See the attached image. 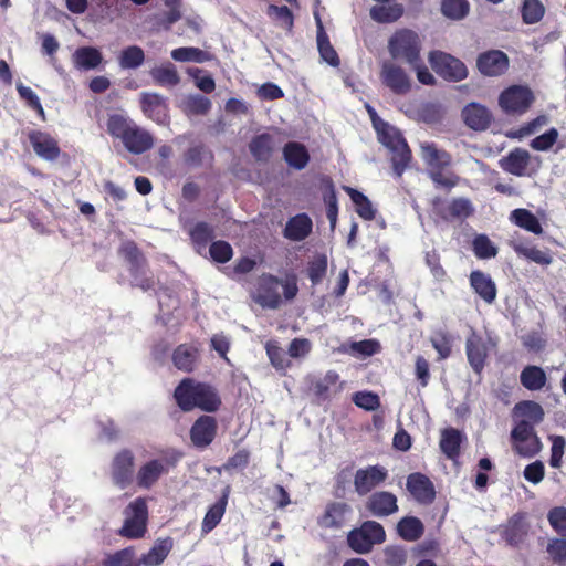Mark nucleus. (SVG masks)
Segmentation results:
<instances>
[{
  "instance_id": "58836bf2",
  "label": "nucleus",
  "mask_w": 566,
  "mask_h": 566,
  "mask_svg": "<svg viewBox=\"0 0 566 566\" xmlns=\"http://www.w3.org/2000/svg\"><path fill=\"white\" fill-rule=\"evenodd\" d=\"M398 534L406 541H417L423 534L422 522L413 516L403 517L397 524Z\"/></svg>"
},
{
  "instance_id": "09e8293b",
  "label": "nucleus",
  "mask_w": 566,
  "mask_h": 566,
  "mask_svg": "<svg viewBox=\"0 0 566 566\" xmlns=\"http://www.w3.org/2000/svg\"><path fill=\"white\" fill-rule=\"evenodd\" d=\"M104 566H140L136 558L133 547L120 549L112 555H108L104 562Z\"/></svg>"
},
{
  "instance_id": "338daca9",
  "label": "nucleus",
  "mask_w": 566,
  "mask_h": 566,
  "mask_svg": "<svg viewBox=\"0 0 566 566\" xmlns=\"http://www.w3.org/2000/svg\"><path fill=\"white\" fill-rule=\"evenodd\" d=\"M380 345L375 339H365L350 344V352L364 357L371 356L379 352Z\"/></svg>"
},
{
  "instance_id": "a19ab883",
  "label": "nucleus",
  "mask_w": 566,
  "mask_h": 566,
  "mask_svg": "<svg viewBox=\"0 0 566 566\" xmlns=\"http://www.w3.org/2000/svg\"><path fill=\"white\" fill-rule=\"evenodd\" d=\"M145 53L138 45H129L125 48L119 56L118 64L124 70H135L144 64Z\"/></svg>"
},
{
  "instance_id": "9d476101",
  "label": "nucleus",
  "mask_w": 566,
  "mask_h": 566,
  "mask_svg": "<svg viewBox=\"0 0 566 566\" xmlns=\"http://www.w3.org/2000/svg\"><path fill=\"white\" fill-rule=\"evenodd\" d=\"M310 390L319 400H327L343 389L344 382L334 370H328L324 376L308 375L305 378Z\"/></svg>"
},
{
  "instance_id": "f8f14e48",
  "label": "nucleus",
  "mask_w": 566,
  "mask_h": 566,
  "mask_svg": "<svg viewBox=\"0 0 566 566\" xmlns=\"http://www.w3.org/2000/svg\"><path fill=\"white\" fill-rule=\"evenodd\" d=\"M135 464L134 453L128 449L117 452L112 461L111 475L113 482L119 488H126L133 479Z\"/></svg>"
},
{
  "instance_id": "0eeeda50",
  "label": "nucleus",
  "mask_w": 566,
  "mask_h": 566,
  "mask_svg": "<svg viewBox=\"0 0 566 566\" xmlns=\"http://www.w3.org/2000/svg\"><path fill=\"white\" fill-rule=\"evenodd\" d=\"M125 523L120 535L128 538L143 537L146 532L147 505L144 499H136L125 510Z\"/></svg>"
},
{
  "instance_id": "bb28decb",
  "label": "nucleus",
  "mask_w": 566,
  "mask_h": 566,
  "mask_svg": "<svg viewBox=\"0 0 566 566\" xmlns=\"http://www.w3.org/2000/svg\"><path fill=\"white\" fill-rule=\"evenodd\" d=\"M172 539L170 537L159 538L154 546L144 554L138 562L140 566H159L167 558L172 549Z\"/></svg>"
},
{
  "instance_id": "ddd939ff",
  "label": "nucleus",
  "mask_w": 566,
  "mask_h": 566,
  "mask_svg": "<svg viewBox=\"0 0 566 566\" xmlns=\"http://www.w3.org/2000/svg\"><path fill=\"white\" fill-rule=\"evenodd\" d=\"M120 254L130 263V270L134 275V284L143 290H149L154 286L151 279L145 277L144 258L139 253L134 242H125L120 247Z\"/></svg>"
},
{
  "instance_id": "4c0bfd02",
  "label": "nucleus",
  "mask_w": 566,
  "mask_h": 566,
  "mask_svg": "<svg viewBox=\"0 0 566 566\" xmlns=\"http://www.w3.org/2000/svg\"><path fill=\"white\" fill-rule=\"evenodd\" d=\"M315 20H316L317 28H318L317 46H318L319 54H321L322 59L325 62H327L329 65L337 66L339 64L338 55H337L336 51L334 50V48L331 45L328 38L323 30V24H322L321 18L317 13H315Z\"/></svg>"
},
{
  "instance_id": "6e6552de",
  "label": "nucleus",
  "mask_w": 566,
  "mask_h": 566,
  "mask_svg": "<svg viewBox=\"0 0 566 566\" xmlns=\"http://www.w3.org/2000/svg\"><path fill=\"white\" fill-rule=\"evenodd\" d=\"M429 61L432 69L447 80L461 81L468 75L465 65L450 54L432 52Z\"/></svg>"
},
{
  "instance_id": "bf43d9fd",
  "label": "nucleus",
  "mask_w": 566,
  "mask_h": 566,
  "mask_svg": "<svg viewBox=\"0 0 566 566\" xmlns=\"http://www.w3.org/2000/svg\"><path fill=\"white\" fill-rule=\"evenodd\" d=\"M195 244L205 247L213 237L212 228L206 222L197 223L190 231Z\"/></svg>"
},
{
  "instance_id": "393cba45",
  "label": "nucleus",
  "mask_w": 566,
  "mask_h": 566,
  "mask_svg": "<svg viewBox=\"0 0 566 566\" xmlns=\"http://www.w3.org/2000/svg\"><path fill=\"white\" fill-rule=\"evenodd\" d=\"M30 143L35 154L46 160H53L59 156L57 143L49 134L33 132L29 135Z\"/></svg>"
},
{
  "instance_id": "9b49d317",
  "label": "nucleus",
  "mask_w": 566,
  "mask_h": 566,
  "mask_svg": "<svg viewBox=\"0 0 566 566\" xmlns=\"http://www.w3.org/2000/svg\"><path fill=\"white\" fill-rule=\"evenodd\" d=\"M388 478V471L381 465H368L358 469L354 475V488L357 494L366 495L381 485Z\"/></svg>"
},
{
  "instance_id": "69168bd1",
  "label": "nucleus",
  "mask_w": 566,
  "mask_h": 566,
  "mask_svg": "<svg viewBox=\"0 0 566 566\" xmlns=\"http://www.w3.org/2000/svg\"><path fill=\"white\" fill-rule=\"evenodd\" d=\"M547 553L555 563H566V538H553L547 545Z\"/></svg>"
},
{
  "instance_id": "c756f323",
  "label": "nucleus",
  "mask_w": 566,
  "mask_h": 566,
  "mask_svg": "<svg viewBox=\"0 0 566 566\" xmlns=\"http://www.w3.org/2000/svg\"><path fill=\"white\" fill-rule=\"evenodd\" d=\"M520 381L525 389L530 391H537L545 387L547 376L542 367L527 365L520 374Z\"/></svg>"
},
{
  "instance_id": "473e14b6",
  "label": "nucleus",
  "mask_w": 566,
  "mask_h": 566,
  "mask_svg": "<svg viewBox=\"0 0 566 566\" xmlns=\"http://www.w3.org/2000/svg\"><path fill=\"white\" fill-rule=\"evenodd\" d=\"M276 147L275 137L271 134H261L250 143V151L256 160L266 161Z\"/></svg>"
},
{
  "instance_id": "7ed1b4c3",
  "label": "nucleus",
  "mask_w": 566,
  "mask_h": 566,
  "mask_svg": "<svg viewBox=\"0 0 566 566\" xmlns=\"http://www.w3.org/2000/svg\"><path fill=\"white\" fill-rule=\"evenodd\" d=\"M380 143L392 154L391 161L395 174L400 177L411 159V151L401 133L394 126L382 123L376 125Z\"/></svg>"
},
{
  "instance_id": "de8ad7c7",
  "label": "nucleus",
  "mask_w": 566,
  "mask_h": 566,
  "mask_svg": "<svg viewBox=\"0 0 566 566\" xmlns=\"http://www.w3.org/2000/svg\"><path fill=\"white\" fill-rule=\"evenodd\" d=\"M521 14L524 23L534 24L543 19L545 7L541 0H524Z\"/></svg>"
},
{
  "instance_id": "f3484780",
  "label": "nucleus",
  "mask_w": 566,
  "mask_h": 566,
  "mask_svg": "<svg viewBox=\"0 0 566 566\" xmlns=\"http://www.w3.org/2000/svg\"><path fill=\"white\" fill-rule=\"evenodd\" d=\"M143 113L158 124L168 122L166 99L157 93H143L140 97Z\"/></svg>"
},
{
  "instance_id": "3c124183",
  "label": "nucleus",
  "mask_w": 566,
  "mask_h": 566,
  "mask_svg": "<svg viewBox=\"0 0 566 566\" xmlns=\"http://www.w3.org/2000/svg\"><path fill=\"white\" fill-rule=\"evenodd\" d=\"M346 191L356 206L357 213L365 220H373L375 218V210L368 198L353 188H346Z\"/></svg>"
},
{
  "instance_id": "a18cd8bd",
  "label": "nucleus",
  "mask_w": 566,
  "mask_h": 566,
  "mask_svg": "<svg viewBox=\"0 0 566 566\" xmlns=\"http://www.w3.org/2000/svg\"><path fill=\"white\" fill-rule=\"evenodd\" d=\"M182 111L190 115H205L211 108V102L206 96L188 95L181 102Z\"/></svg>"
},
{
  "instance_id": "f257e3e1",
  "label": "nucleus",
  "mask_w": 566,
  "mask_h": 566,
  "mask_svg": "<svg viewBox=\"0 0 566 566\" xmlns=\"http://www.w3.org/2000/svg\"><path fill=\"white\" fill-rule=\"evenodd\" d=\"M174 397L182 411L199 408L206 412L218 410L221 405L217 391L209 385L191 378L184 379L175 389Z\"/></svg>"
},
{
  "instance_id": "7c9ffc66",
  "label": "nucleus",
  "mask_w": 566,
  "mask_h": 566,
  "mask_svg": "<svg viewBox=\"0 0 566 566\" xmlns=\"http://www.w3.org/2000/svg\"><path fill=\"white\" fill-rule=\"evenodd\" d=\"M512 223L534 234H542L543 227L537 217L525 208L514 209L510 214Z\"/></svg>"
},
{
  "instance_id": "603ef678",
  "label": "nucleus",
  "mask_w": 566,
  "mask_h": 566,
  "mask_svg": "<svg viewBox=\"0 0 566 566\" xmlns=\"http://www.w3.org/2000/svg\"><path fill=\"white\" fill-rule=\"evenodd\" d=\"M470 4L467 0H442V13L452 20H461L469 13Z\"/></svg>"
},
{
  "instance_id": "13d9d810",
  "label": "nucleus",
  "mask_w": 566,
  "mask_h": 566,
  "mask_svg": "<svg viewBox=\"0 0 566 566\" xmlns=\"http://www.w3.org/2000/svg\"><path fill=\"white\" fill-rule=\"evenodd\" d=\"M557 138H558V130L556 128L552 127L548 130H546L544 134L532 139L530 145L534 150L547 151L557 142Z\"/></svg>"
},
{
  "instance_id": "4d7b16f0",
  "label": "nucleus",
  "mask_w": 566,
  "mask_h": 566,
  "mask_svg": "<svg viewBox=\"0 0 566 566\" xmlns=\"http://www.w3.org/2000/svg\"><path fill=\"white\" fill-rule=\"evenodd\" d=\"M548 522L553 530L562 535L566 536V507L556 506L553 507L547 514Z\"/></svg>"
},
{
  "instance_id": "6e6d98bb",
  "label": "nucleus",
  "mask_w": 566,
  "mask_h": 566,
  "mask_svg": "<svg viewBox=\"0 0 566 566\" xmlns=\"http://www.w3.org/2000/svg\"><path fill=\"white\" fill-rule=\"evenodd\" d=\"M349 511L346 503H333L328 505L323 517V524L326 527H338L342 524L343 516Z\"/></svg>"
},
{
  "instance_id": "680f3d73",
  "label": "nucleus",
  "mask_w": 566,
  "mask_h": 566,
  "mask_svg": "<svg viewBox=\"0 0 566 566\" xmlns=\"http://www.w3.org/2000/svg\"><path fill=\"white\" fill-rule=\"evenodd\" d=\"M211 258L219 263H226L232 258V248L226 241H216L210 245Z\"/></svg>"
},
{
  "instance_id": "a878e982",
  "label": "nucleus",
  "mask_w": 566,
  "mask_h": 566,
  "mask_svg": "<svg viewBox=\"0 0 566 566\" xmlns=\"http://www.w3.org/2000/svg\"><path fill=\"white\" fill-rule=\"evenodd\" d=\"M462 117L470 128L483 130L490 124L491 114L484 106L471 103L463 108Z\"/></svg>"
},
{
  "instance_id": "c85d7f7f",
  "label": "nucleus",
  "mask_w": 566,
  "mask_h": 566,
  "mask_svg": "<svg viewBox=\"0 0 566 566\" xmlns=\"http://www.w3.org/2000/svg\"><path fill=\"white\" fill-rule=\"evenodd\" d=\"M312 231V220L305 214L301 213L291 218L284 229V235L293 241H302Z\"/></svg>"
},
{
  "instance_id": "052dcab7",
  "label": "nucleus",
  "mask_w": 566,
  "mask_h": 566,
  "mask_svg": "<svg viewBox=\"0 0 566 566\" xmlns=\"http://www.w3.org/2000/svg\"><path fill=\"white\" fill-rule=\"evenodd\" d=\"M566 441L562 436H553L552 437V448H551V458L549 465L552 468L558 469L563 462V455L565 450Z\"/></svg>"
},
{
  "instance_id": "8fccbe9b",
  "label": "nucleus",
  "mask_w": 566,
  "mask_h": 566,
  "mask_svg": "<svg viewBox=\"0 0 566 566\" xmlns=\"http://www.w3.org/2000/svg\"><path fill=\"white\" fill-rule=\"evenodd\" d=\"M171 57L179 62L203 63L211 59L208 52L197 48H178L171 51Z\"/></svg>"
},
{
  "instance_id": "864d4df0",
  "label": "nucleus",
  "mask_w": 566,
  "mask_h": 566,
  "mask_svg": "<svg viewBox=\"0 0 566 566\" xmlns=\"http://www.w3.org/2000/svg\"><path fill=\"white\" fill-rule=\"evenodd\" d=\"M227 500L226 497L213 504L205 515L202 521V532H211L221 521L226 511Z\"/></svg>"
},
{
  "instance_id": "aec40b11",
  "label": "nucleus",
  "mask_w": 566,
  "mask_h": 566,
  "mask_svg": "<svg viewBox=\"0 0 566 566\" xmlns=\"http://www.w3.org/2000/svg\"><path fill=\"white\" fill-rule=\"evenodd\" d=\"M510 247L522 256L536 264L548 265L552 263V256L548 252L537 249L532 242L524 238H514L509 242Z\"/></svg>"
},
{
  "instance_id": "ea45409f",
  "label": "nucleus",
  "mask_w": 566,
  "mask_h": 566,
  "mask_svg": "<svg viewBox=\"0 0 566 566\" xmlns=\"http://www.w3.org/2000/svg\"><path fill=\"white\" fill-rule=\"evenodd\" d=\"M547 123V117L545 115H539L531 122L522 125L518 128L504 129L501 128L499 133L503 134L507 138L511 139H522L526 136H531L537 132V129Z\"/></svg>"
},
{
  "instance_id": "f704fd0d",
  "label": "nucleus",
  "mask_w": 566,
  "mask_h": 566,
  "mask_svg": "<svg viewBox=\"0 0 566 566\" xmlns=\"http://www.w3.org/2000/svg\"><path fill=\"white\" fill-rule=\"evenodd\" d=\"M462 440L463 434L459 430L454 428L444 429L441 432L440 449L449 459H455L459 455Z\"/></svg>"
},
{
  "instance_id": "412c9836",
  "label": "nucleus",
  "mask_w": 566,
  "mask_h": 566,
  "mask_svg": "<svg viewBox=\"0 0 566 566\" xmlns=\"http://www.w3.org/2000/svg\"><path fill=\"white\" fill-rule=\"evenodd\" d=\"M543 407L533 400H523L517 402L513 408V417L516 422H525L526 424L535 428L544 420Z\"/></svg>"
},
{
  "instance_id": "79ce46f5",
  "label": "nucleus",
  "mask_w": 566,
  "mask_h": 566,
  "mask_svg": "<svg viewBox=\"0 0 566 566\" xmlns=\"http://www.w3.org/2000/svg\"><path fill=\"white\" fill-rule=\"evenodd\" d=\"M403 13V8L399 3L375 6L370 9L373 20L380 23L397 21Z\"/></svg>"
},
{
  "instance_id": "6ab92c4d",
  "label": "nucleus",
  "mask_w": 566,
  "mask_h": 566,
  "mask_svg": "<svg viewBox=\"0 0 566 566\" xmlns=\"http://www.w3.org/2000/svg\"><path fill=\"white\" fill-rule=\"evenodd\" d=\"M528 532L525 513L514 514L505 524L502 531V538L507 545L517 547L521 545Z\"/></svg>"
},
{
  "instance_id": "b1692460",
  "label": "nucleus",
  "mask_w": 566,
  "mask_h": 566,
  "mask_svg": "<svg viewBox=\"0 0 566 566\" xmlns=\"http://www.w3.org/2000/svg\"><path fill=\"white\" fill-rule=\"evenodd\" d=\"M530 159L531 155L526 149L514 148L506 156L501 158L499 164L503 170L514 176L522 177L526 174Z\"/></svg>"
},
{
  "instance_id": "cd10ccee",
  "label": "nucleus",
  "mask_w": 566,
  "mask_h": 566,
  "mask_svg": "<svg viewBox=\"0 0 566 566\" xmlns=\"http://www.w3.org/2000/svg\"><path fill=\"white\" fill-rule=\"evenodd\" d=\"M421 157L423 161L433 169L444 168L450 165V155L439 149L433 143L423 142L420 144Z\"/></svg>"
},
{
  "instance_id": "49530a36",
  "label": "nucleus",
  "mask_w": 566,
  "mask_h": 566,
  "mask_svg": "<svg viewBox=\"0 0 566 566\" xmlns=\"http://www.w3.org/2000/svg\"><path fill=\"white\" fill-rule=\"evenodd\" d=\"M467 355L470 365L479 373L483 368L485 349L475 336L470 337L467 342Z\"/></svg>"
},
{
  "instance_id": "0e129e2a",
  "label": "nucleus",
  "mask_w": 566,
  "mask_h": 566,
  "mask_svg": "<svg viewBox=\"0 0 566 566\" xmlns=\"http://www.w3.org/2000/svg\"><path fill=\"white\" fill-rule=\"evenodd\" d=\"M353 401L356 406L365 410H376L380 405L379 397L369 391L356 392L353 397Z\"/></svg>"
},
{
  "instance_id": "2eb2a0df",
  "label": "nucleus",
  "mask_w": 566,
  "mask_h": 566,
  "mask_svg": "<svg viewBox=\"0 0 566 566\" xmlns=\"http://www.w3.org/2000/svg\"><path fill=\"white\" fill-rule=\"evenodd\" d=\"M365 506L376 517H386L398 511L397 497L388 491L373 493L367 499Z\"/></svg>"
},
{
  "instance_id": "39448f33",
  "label": "nucleus",
  "mask_w": 566,
  "mask_h": 566,
  "mask_svg": "<svg viewBox=\"0 0 566 566\" xmlns=\"http://www.w3.org/2000/svg\"><path fill=\"white\" fill-rule=\"evenodd\" d=\"M511 446L516 454L527 459L537 455L543 448L535 428L525 422L515 423L511 431Z\"/></svg>"
},
{
  "instance_id": "a211bd4d",
  "label": "nucleus",
  "mask_w": 566,
  "mask_h": 566,
  "mask_svg": "<svg viewBox=\"0 0 566 566\" xmlns=\"http://www.w3.org/2000/svg\"><path fill=\"white\" fill-rule=\"evenodd\" d=\"M217 422L213 417L201 416L191 427L190 438L198 448H206L214 439Z\"/></svg>"
},
{
  "instance_id": "5fc2aeb1",
  "label": "nucleus",
  "mask_w": 566,
  "mask_h": 566,
  "mask_svg": "<svg viewBox=\"0 0 566 566\" xmlns=\"http://www.w3.org/2000/svg\"><path fill=\"white\" fill-rule=\"evenodd\" d=\"M327 271V258L324 254L315 255L307 266V275L312 284H318L324 279Z\"/></svg>"
},
{
  "instance_id": "2f4dec72",
  "label": "nucleus",
  "mask_w": 566,
  "mask_h": 566,
  "mask_svg": "<svg viewBox=\"0 0 566 566\" xmlns=\"http://www.w3.org/2000/svg\"><path fill=\"white\" fill-rule=\"evenodd\" d=\"M134 124L135 122L127 114L123 112L112 113L108 115L106 123L107 133L122 140Z\"/></svg>"
},
{
  "instance_id": "4468645a",
  "label": "nucleus",
  "mask_w": 566,
  "mask_h": 566,
  "mask_svg": "<svg viewBox=\"0 0 566 566\" xmlns=\"http://www.w3.org/2000/svg\"><path fill=\"white\" fill-rule=\"evenodd\" d=\"M282 282L272 275L263 276L260 280L255 294V302L262 307L277 308L281 305Z\"/></svg>"
},
{
  "instance_id": "dca6fc26",
  "label": "nucleus",
  "mask_w": 566,
  "mask_h": 566,
  "mask_svg": "<svg viewBox=\"0 0 566 566\" xmlns=\"http://www.w3.org/2000/svg\"><path fill=\"white\" fill-rule=\"evenodd\" d=\"M168 473V462L154 459L144 463L137 471L136 482L140 488L150 489L157 481Z\"/></svg>"
},
{
  "instance_id": "423d86ee",
  "label": "nucleus",
  "mask_w": 566,
  "mask_h": 566,
  "mask_svg": "<svg viewBox=\"0 0 566 566\" xmlns=\"http://www.w3.org/2000/svg\"><path fill=\"white\" fill-rule=\"evenodd\" d=\"M534 99V94L527 86L512 85L500 94L497 104L507 114L522 115L532 106Z\"/></svg>"
},
{
  "instance_id": "f03ea898",
  "label": "nucleus",
  "mask_w": 566,
  "mask_h": 566,
  "mask_svg": "<svg viewBox=\"0 0 566 566\" xmlns=\"http://www.w3.org/2000/svg\"><path fill=\"white\" fill-rule=\"evenodd\" d=\"M388 52L394 61H400L410 66H416L421 59L420 38L412 30H398L388 40Z\"/></svg>"
},
{
  "instance_id": "37998d69",
  "label": "nucleus",
  "mask_w": 566,
  "mask_h": 566,
  "mask_svg": "<svg viewBox=\"0 0 566 566\" xmlns=\"http://www.w3.org/2000/svg\"><path fill=\"white\" fill-rule=\"evenodd\" d=\"M153 80L161 86H176L180 82V76L174 64L167 63L150 71Z\"/></svg>"
},
{
  "instance_id": "4be33fe9",
  "label": "nucleus",
  "mask_w": 566,
  "mask_h": 566,
  "mask_svg": "<svg viewBox=\"0 0 566 566\" xmlns=\"http://www.w3.org/2000/svg\"><path fill=\"white\" fill-rule=\"evenodd\" d=\"M122 143L129 153L136 155L147 151L154 145L151 135L136 123L122 139Z\"/></svg>"
},
{
  "instance_id": "e2e57ef3",
  "label": "nucleus",
  "mask_w": 566,
  "mask_h": 566,
  "mask_svg": "<svg viewBox=\"0 0 566 566\" xmlns=\"http://www.w3.org/2000/svg\"><path fill=\"white\" fill-rule=\"evenodd\" d=\"M473 251L479 259H488L495 255V249L484 234H479L473 240Z\"/></svg>"
},
{
  "instance_id": "72a5a7b5",
  "label": "nucleus",
  "mask_w": 566,
  "mask_h": 566,
  "mask_svg": "<svg viewBox=\"0 0 566 566\" xmlns=\"http://www.w3.org/2000/svg\"><path fill=\"white\" fill-rule=\"evenodd\" d=\"M102 53L92 46L77 49L73 54L74 65L82 70H92L102 63Z\"/></svg>"
},
{
  "instance_id": "1a4fd4ad",
  "label": "nucleus",
  "mask_w": 566,
  "mask_h": 566,
  "mask_svg": "<svg viewBox=\"0 0 566 566\" xmlns=\"http://www.w3.org/2000/svg\"><path fill=\"white\" fill-rule=\"evenodd\" d=\"M380 78L391 92L398 95H405L411 88V78L406 71L394 61L382 62Z\"/></svg>"
},
{
  "instance_id": "e433bc0d",
  "label": "nucleus",
  "mask_w": 566,
  "mask_h": 566,
  "mask_svg": "<svg viewBox=\"0 0 566 566\" xmlns=\"http://www.w3.org/2000/svg\"><path fill=\"white\" fill-rule=\"evenodd\" d=\"M283 155L286 163L295 169H303L310 159L306 148L302 144L295 142H291L285 145Z\"/></svg>"
},
{
  "instance_id": "c03bdc74",
  "label": "nucleus",
  "mask_w": 566,
  "mask_h": 566,
  "mask_svg": "<svg viewBox=\"0 0 566 566\" xmlns=\"http://www.w3.org/2000/svg\"><path fill=\"white\" fill-rule=\"evenodd\" d=\"M172 360L178 369L191 371L196 365L197 350L187 345H180L174 352Z\"/></svg>"
},
{
  "instance_id": "c9c22d12",
  "label": "nucleus",
  "mask_w": 566,
  "mask_h": 566,
  "mask_svg": "<svg viewBox=\"0 0 566 566\" xmlns=\"http://www.w3.org/2000/svg\"><path fill=\"white\" fill-rule=\"evenodd\" d=\"M470 283L474 291L488 303L495 297V285L490 276L480 271H473L470 275Z\"/></svg>"
},
{
  "instance_id": "774afa93",
  "label": "nucleus",
  "mask_w": 566,
  "mask_h": 566,
  "mask_svg": "<svg viewBox=\"0 0 566 566\" xmlns=\"http://www.w3.org/2000/svg\"><path fill=\"white\" fill-rule=\"evenodd\" d=\"M523 475L526 481L533 484H538L545 475L544 463L539 460H536L527 464L524 469Z\"/></svg>"
},
{
  "instance_id": "20e7f679",
  "label": "nucleus",
  "mask_w": 566,
  "mask_h": 566,
  "mask_svg": "<svg viewBox=\"0 0 566 566\" xmlns=\"http://www.w3.org/2000/svg\"><path fill=\"white\" fill-rule=\"evenodd\" d=\"M386 539V533L381 524L375 521H367L359 528L349 532L348 545L359 554L371 551L375 544H381Z\"/></svg>"
},
{
  "instance_id": "5701e85b",
  "label": "nucleus",
  "mask_w": 566,
  "mask_h": 566,
  "mask_svg": "<svg viewBox=\"0 0 566 566\" xmlns=\"http://www.w3.org/2000/svg\"><path fill=\"white\" fill-rule=\"evenodd\" d=\"M407 490L420 503H430L434 499V489L431 481L420 473H412L408 476Z\"/></svg>"
}]
</instances>
